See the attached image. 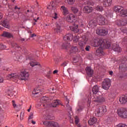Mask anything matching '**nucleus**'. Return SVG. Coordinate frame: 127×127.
Returning <instances> with one entry per match:
<instances>
[{"label":"nucleus","instance_id":"nucleus-1","mask_svg":"<svg viewBox=\"0 0 127 127\" xmlns=\"http://www.w3.org/2000/svg\"><path fill=\"white\" fill-rule=\"evenodd\" d=\"M8 77L9 79H14V80H16V79H19V80H21L23 81H26V80H28V78H29V72L27 69L24 70L23 71H21L20 76H18L16 73H12L8 75Z\"/></svg>","mask_w":127,"mask_h":127},{"label":"nucleus","instance_id":"nucleus-2","mask_svg":"<svg viewBox=\"0 0 127 127\" xmlns=\"http://www.w3.org/2000/svg\"><path fill=\"white\" fill-rule=\"evenodd\" d=\"M66 20L67 22H68L69 23H71V24H72V25L73 26H69V28L72 31H75L77 30V28H78V25H76V26H75V25H76V16H75V15L72 14L68 15L66 16Z\"/></svg>","mask_w":127,"mask_h":127},{"label":"nucleus","instance_id":"nucleus-3","mask_svg":"<svg viewBox=\"0 0 127 127\" xmlns=\"http://www.w3.org/2000/svg\"><path fill=\"white\" fill-rule=\"evenodd\" d=\"M111 46V42L108 40L104 39H100L99 41L95 42L94 44V47L100 46V47H104V48H110Z\"/></svg>","mask_w":127,"mask_h":127},{"label":"nucleus","instance_id":"nucleus-4","mask_svg":"<svg viewBox=\"0 0 127 127\" xmlns=\"http://www.w3.org/2000/svg\"><path fill=\"white\" fill-rule=\"evenodd\" d=\"M107 107L105 106H99L95 110V116L96 117H102L107 113Z\"/></svg>","mask_w":127,"mask_h":127},{"label":"nucleus","instance_id":"nucleus-5","mask_svg":"<svg viewBox=\"0 0 127 127\" xmlns=\"http://www.w3.org/2000/svg\"><path fill=\"white\" fill-rule=\"evenodd\" d=\"M118 116L122 119H127V109L125 108H121L117 110Z\"/></svg>","mask_w":127,"mask_h":127},{"label":"nucleus","instance_id":"nucleus-6","mask_svg":"<svg viewBox=\"0 0 127 127\" xmlns=\"http://www.w3.org/2000/svg\"><path fill=\"white\" fill-rule=\"evenodd\" d=\"M111 86V80L109 78H106L103 82L102 88L104 90H109Z\"/></svg>","mask_w":127,"mask_h":127},{"label":"nucleus","instance_id":"nucleus-7","mask_svg":"<svg viewBox=\"0 0 127 127\" xmlns=\"http://www.w3.org/2000/svg\"><path fill=\"white\" fill-rule=\"evenodd\" d=\"M63 24V22H57L56 23V28L54 29L55 33L58 34L62 32V29H61V25Z\"/></svg>","mask_w":127,"mask_h":127},{"label":"nucleus","instance_id":"nucleus-8","mask_svg":"<svg viewBox=\"0 0 127 127\" xmlns=\"http://www.w3.org/2000/svg\"><path fill=\"white\" fill-rule=\"evenodd\" d=\"M105 97L103 96V94L101 93L99 94H97L96 97L95 98L94 100V102L95 103H98L99 104H101L102 103H104L105 102Z\"/></svg>","mask_w":127,"mask_h":127},{"label":"nucleus","instance_id":"nucleus-9","mask_svg":"<svg viewBox=\"0 0 127 127\" xmlns=\"http://www.w3.org/2000/svg\"><path fill=\"white\" fill-rule=\"evenodd\" d=\"M43 125L46 126V127H57L59 126V124L57 122H52V121H45L43 122Z\"/></svg>","mask_w":127,"mask_h":127},{"label":"nucleus","instance_id":"nucleus-10","mask_svg":"<svg viewBox=\"0 0 127 127\" xmlns=\"http://www.w3.org/2000/svg\"><path fill=\"white\" fill-rule=\"evenodd\" d=\"M96 33L98 35H100V36H106L108 34V31L104 29H97Z\"/></svg>","mask_w":127,"mask_h":127},{"label":"nucleus","instance_id":"nucleus-11","mask_svg":"<svg viewBox=\"0 0 127 127\" xmlns=\"http://www.w3.org/2000/svg\"><path fill=\"white\" fill-rule=\"evenodd\" d=\"M98 19L100 25H105L108 23V21L101 15H99Z\"/></svg>","mask_w":127,"mask_h":127},{"label":"nucleus","instance_id":"nucleus-12","mask_svg":"<svg viewBox=\"0 0 127 127\" xmlns=\"http://www.w3.org/2000/svg\"><path fill=\"white\" fill-rule=\"evenodd\" d=\"M85 72L88 77H92L94 74V70L90 66H87L85 68Z\"/></svg>","mask_w":127,"mask_h":127},{"label":"nucleus","instance_id":"nucleus-13","mask_svg":"<svg viewBox=\"0 0 127 127\" xmlns=\"http://www.w3.org/2000/svg\"><path fill=\"white\" fill-rule=\"evenodd\" d=\"M1 36L6 38H13V35L12 33L6 31L3 32Z\"/></svg>","mask_w":127,"mask_h":127},{"label":"nucleus","instance_id":"nucleus-14","mask_svg":"<svg viewBox=\"0 0 127 127\" xmlns=\"http://www.w3.org/2000/svg\"><path fill=\"white\" fill-rule=\"evenodd\" d=\"M92 92L94 95H100L102 92L99 91V86L96 85L92 87Z\"/></svg>","mask_w":127,"mask_h":127},{"label":"nucleus","instance_id":"nucleus-15","mask_svg":"<svg viewBox=\"0 0 127 127\" xmlns=\"http://www.w3.org/2000/svg\"><path fill=\"white\" fill-rule=\"evenodd\" d=\"M73 39V35L71 33L66 34L64 37V41H71Z\"/></svg>","mask_w":127,"mask_h":127},{"label":"nucleus","instance_id":"nucleus-16","mask_svg":"<svg viewBox=\"0 0 127 127\" xmlns=\"http://www.w3.org/2000/svg\"><path fill=\"white\" fill-rule=\"evenodd\" d=\"M119 70L121 72H126L127 70V64L123 63L121 64L119 66Z\"/></svg>","mask_w":127,"mask_h":127},{"label":"nucleus","instance_id":"nucleus-17","mask_svg":"<svg viewBox=\"0 0 127 127\" xmlns=\"http://www.w3.org/2000/svg\"><path fill=\"white\" fill-rule=\"evenodd\" d=\"M93 10V7L90 6H85L83 9V11L84 13H90Z\"/></svg>","mask_w":127,"mask_h":127},{"label":"nucleus","instance_id":"nucleus-18","mask_svg":"<svg viewBox=\"0 0 127 127\" xmlns=\"http://www.w3.org/2000/svg\"><path fill=\"white\" fill-rule=\"evenodd\" d=\"M109 48H104V47H102L98 48V49L96 50V55H97V56L102 55V54L104 52L103 49H108Z\"/></svg>","mask_w":127,"mask_h":127},{"label":"nucleus","instance_id":"nucleus-19","mask_svg":"<svg viewBox=\"0 0 127 127\" xmlns=\"http://www.w3.org/2000/svg\"><path fill=\"white\" fill-rule=\"evenodd\" d=\"M112 50L116 52H121V48L120 46L117 44H113L112 46Z\"/></svg>","mask_w":127,"mask_h":127},{"label":"nucleus","instance_id":"nucleus-20","mask_svg":"<svg viewBox=\"0 0 127 127\" xmlns=\"http://www.w3.org/2000/svg\"><path fill=\"white\" fill-rule=\"evenodd\" d=\"M88 25L90 28H94V27H95L96 26H97V20H90L89 21Z\"/></svg>","mask_w":127,"mask_h":127},{"label":"nucleus","instance_id":"nucleus-21","mask_svg":"<svg viewBox=\"0 0 127 127\" xmlns=\"http://www.w3.org/2000/svg\"><path fill=\"white\" fill-rule=\"evenodd\" d=\"M113 3V0H107L103 1V6L104 7H108L111 6Z\"/></svg>","mask_w":127,"mask_h":127},{"label":"nucleus","instance_id":"nucleus-22","mask_svg":"<svg viewBox=\"0 0 127 127\" xmlns=\"http://www.w3.org/2000/svg\"><path fill=\"white\" fill-rule=\"evenodd\" d=\"M119 102L121 104H126V103H127V95H123L122 97H120L119 98Z\"/></svg>","mask_w":127,"mask_h":127},{"label":"nucleus","instance_id":"nucleus-23","mask_svg":"<svg viewBox=\"0 0 127 127\" xmlns=\"http://www.w3.org/2000/svg\"><path fill=\"white\" fill-rule=\"evenodd\" d=\"M95 123H97V118H96V117L90 118V119L88 121V124L90 126H93V125H94Z\"/></svg>","mask_w":127,"mask_h":127},{"label":"nucleus","instance_id":"nucleus-24","mask_svg":"<svg viewBox=\"0 0 127 127\" xmlns=\"http://www.w3.org/2000/svg\"><path fill=\"white\" fill-rule=\"evenodd\" d=\"M60 105V103L58 101V100H54L52 103V107L53 108H56L58 106Z\"/></svg>","mask_w":127,"mask_h":127},{"label":"nucleus","instance_id":"nucleus-25","mask_svg":"<svg viewBox=\"0 0 127 127\" xmlns=\"http://www.w3.org/2000/svg\"><path fill=\"white\" fill-rule=\"evenodd\" d=\"M114 10L118 13L120 12V11L122 12L123 11V9L122 8V7L121 6H115L114 8Z\"/></svg>","mask_w":127,"mask_h":127},{"label":"nucleus","instance_id":"nucleus-26","mask_svg":"<svg viewBox=\"0 0 127 127\" xmlns=\"http://www.w3.org/2000/svg\"><path fill=\"white\" fill-rule=\"evenodd\" d=\"M30 64L32 67H34V66H38V68H41V65H40V64H39V63L32 62L30 63Z\"/></svg>","mask_w":127,"mask_h":127},{"label":"nucleus","instance_id":"nucleus-27","mask_svg":"<svg viewBox=\"0 0 127 127\" xmlns=\"http://www.w3.org/2000/svg\"><path fill=\"white\" fill-rule=\"evenodd\" d=\"M87 40L85 39L83 40V42L81 41L79 43V45L80 47H81V49H83V48H84V45L86 44V43H87Z\"/></svg>","mask_w":127,"mask_h":127},{"label":"nucleus","instance_id":"nucleus-28","mask_svg":"<svg viewBox=\"0 0 127 127\" xmlns=\"http://www.w3.org/2000/svg\"><path fill=\"white\" fill-rule=\"evenodd\" d=\"M61 9L63 10L64 11V15H66V14H68V9L66 8L65 6L63 5L61 6Z\"/></svg>","mask_w":127,"mask_h":127},{"label":"nucleus","instance_id":"nucleus-29","mask_svg":"<svg viewBox=\"0 0 127 127\" xmlns=\"http://www.w3.org/2000/svg\"><path fill=\"white\" fill-rule=\"evenodd\" d=\"M127 19H123L120 21L121 25L122 26H125L127 25Z\"/></svg>","mask_w":127,"mask_h":127},{"label":"nucleus","instance_id":"nucleus-30","mask_svg":"<svg viewBox=\"0 0 127 127\" xmlns=\"http://www.w3.org/2000/svg\"><path fill=\"white\" fill-rule=\"evenodd\" d=\"M12 106L14 108V109H16L17 108H18L19 107V109H21V106L20 105H17L16 104H15V101L14 100L12 101Z\"/></svg>","mask_w":127,"mask_h":127},{"label":"nucleus","instance_id":"nucleus-31","mask_svg":"<svg viewBox=\"0 0 127 127\" xmlns=\"http://www.w3.org/2000/svg\"><path fill=\"white\" fill-rule=\"evenodd\" d=\"M71 10L73 12V13H77L79 11V9L76 7H71Z\"/></svg>","mask_w":127,"mask_h":127},{"label":"nucleus","instance_id":"nucleus-32","mask_svg":"<svg viewBox=\"0 0 127 127\" xmlns=\"http://www.w3.org/2000/svg\"><path fill=\"white\" fill-rule=\"evenodd\" d=\"M41 90L40 89H34V91L32 92L33 95H37V94H39L40 93Z\"/></svg>","mask_w":127,"mask_h":127},{"label":"nucleus","instance_id":"nucleus-33","mask_svg":"<svg viewBox=\"0 0 127 127\" xmlns=\"http://www.w3.org/2000/svg\"><path fill=\"white\" fill-rule=\"evenodd\" d=\"M11 46L13 48H20V47L16 43H11Z\"/></svg>","mask_w":127,"mask_h":127},{"label":"nucleus","instance_id":"nucleus-34","mask_svg":"<svg viewBox=\"0 0 127 127\" xmlns=\"http://www.w3.org/2000/svg\"><path fill=\"white\" fill-rule=\"evenodd\" d=\"M96 9V10H98V11H103V10H104V8L103 7V6L97 5Z\"/></svg>","mask_w":127,"mask_h":127},{"label":"nucleus","instance_id":"nucleus-35","mask_svg":"<svg viewBox=\"0 0 127 127\" xmlns=\"http://www.w3.org/2000/svg\"><path fill=\"white\" fill-rule=\"evenodd\" d=\"M2 25L6 28H9V26L8 25V24L6 22V21L5 20H4L3 21Z\"/></svg>","mask_w":127,"mask_h":127},{"label":"nucleus","instance_id":"nucleus-36","mask_svg":"<svg viewBox=\"0 0 127 127\" xmlns=\"http://www.w3.org/2000/svg\"><path fill=\"white\" fill-rule=\"evenodd\" d=\"M33 118V113L31 112L30 114V116L28 118V122L29 123H30L31 122V120Z\"/></svg>","mask_w":127,"mask_h":127},{"label":"nucleus","instance_id":"nucleus-37","mask_svg":"<svg viewBox=\"0 0 127 127\" xmlns=\"http://www.w3.org/2000/svg\"><path fill=\"white\" fill-rule=\"evenodd\" d=\"M78 47L76 46L71 47V51H73V52H78Z\"/></svg>","mask_w":127,"mask_h":127},{"label":"nucleus","instance_id":"nucleus-38","mask_svg":"<svg viewBox=\"0 0 127 127\" xmlns=\"http://www.w3.org/2000/svg\"><path fill=\"white\" fill-rule=\"evenodd\" d=\"M50 5L52 6V9H55L56 7V4L55 3V2L53 1V2H51Z\"/></svg>","mask_w":127,"mask_h":127},{"label":"nucleus","instance_id":"nucleus-39","mask_svg":"<svg viewBox=\"0 0 127 127\" xmlns=\"http://www.w3.org/2000/svg\"><path fill=\"white\" fill-rule=\"evenodd\" d=\"M121 13H122L123 16H127V10H123Z\"/></svg>","mask_w":127,"mask_h":127},{"label":"nucleus","instance_id":"nucleus-40","mask_svg":"<svg viewBox=\"0 0 127 127\" xmlns=\"http://www.w3.org/2000/svg\"><path fill=\"white\" fill-rule=\"evenodd\" d=\"M68 4H74L75 0H66Z\"/></svg>","mask_w":127,"mask_h":127},{"label":"nucleus","instance_id":"nucleus-41","mask_svg":"<svg viewBox=\"0 0 127 127\" xmlns=\"http://www.w3.org/2000/svg\"><path fill=\"white\" fill-rule=\"evenodd\" d=\"M79 122H80L79 120V118H78V116H76L75 118V123L76 125L79 124Z\"/></svg>","mask_w":127,"mask_h":127},{"label":"nucleus","instance_id":"nucleus-42","mask_svg":"<svg viewBox=\"0 0 127 127\" xmlns=\"http://www.w3.org/2000/svg\"><path fill=\"white\" fill-rule=\"evenodd\" d=\"M112 117H108L107 119V123H108V124H111V123H112Z\"/></svg>","mask_w":127,"mask_h":127},{"label":"nucleus","instance_id":"nucleus-43","mask_svg":"<svg viewBox=\"0 0 127 127\" xmlns=\"http://www.w3.org/2000/svg\"><path fill=\"white\" fill-rule=\"evenodd\" d=\"M55 90H56V89L54 88V87H53L52 88H50L49 89V92H51L52 93H55L56 91H54Z\"/></svg>","mask_w":127,"mask_h":127},{"label":"nucleus","instance_id":"nucleus-44","mask_svg":"<svg viewBox=\"0 0 127 127\" xmlns=\"http://www.w3.org/2000/svg\"><path fill=\"white\" fill-rule=\"evenodd\" d=\"M12 15H14V19H17L19 17V15L18 14H15V15H14V14H12Z\"/></svg>","mask_w":127,"mask_h":127},{"label":"nucleus","instance_id":"nucleus-45","mask_svg":"<svg viewBox=\"0 0 127 127\" xmlns=\"http://www.w3.org/2000/svg\"><path fill=\"white\" fill-rule=\"evenodd\" d=\"M117 127H127V125L125 124H120L117 126Z\"/></svg>","mask_w":127,"mask_h":127},{"label":"nucleus","instance_id":"nucleus-46","mask_svg":"<svg viewBox=\"0 0 127 127\" xmlns=\"http://www.w3.org/2000/svg\"><path fill=\"white\" fill-rule=\"evenodd\" d=\"M5 48V46H4L2 44H0V50H3V49H4Z\"/></svg>","mask_w":127,"mask_h":127},{"label":"nucleus","instance_id":"nucleus-47","mask_svg":"<svg viewBox=\"0 0 127 127\" xmlns=\"http://www.w3.org/2000/svg\"><path fill=\"white\" fill-rule=\"evenodd\" d=\"M90 48H91L90 46H86L85 48L86 51H90Z\"/></svg>","mask_w":127,"mask_h":127},{"label":"nucleus","instance_id":"nucleus-48","mask_svg":"<svg viewBox=\"0 0 127 127\" xmlns=\"http://www.w3.org/2000/svg\"><path fill=\"white\" fill-rule=\"evenodd\" d=\"M19 58H20L19 56L14 57V59L15 61H19Z\"/></svg>","mask_w":127,"mask_h":127},{"label":"nucleus","instance_id":"nucleus-49","mask_svg":"<svg viewBox=\"0 0 127 127\" xmlns=\"http://www.w3.org/2000/svg\"><path fill=\"white\" fill-rule=\"evenodd\" d=\"M20 120H23V113L22 112H21L20 115Z\"/></svg>","mask_w":127,"mask_h":127},{"label":"nucleus","instance_id":"nucleus-50","mask_svg":"<svg viewBox=\"0 0 127 127\" xmlns=\"http://www.w3.org/2000/svg\"><path fill=\"white\" fill-rule=\"evenodd\" d=\"M56 64H58V63H59V59H55L54 60Z\"/></svg>","mask_w":127,"mask_h":127},{"label":"nucleus","instance_id":"nucleus-51","mask_svg":"<svg viewBox=\"0 0 127 127\" xmlns=\"http://www.w3.org/2000/svg\"><path fill=\"white\" fill-rule=\"evenodd\" d=\"M66 107H67V109L69 110V111H72V108H71V107H70L68 104L66 105Z\"/></svg>","mask_w":127,"mask_h":127},{"label":"nucleus","instance_id":"nucleus-52","mask_svg":"<svg viewBox=\"0 0 127 127\" xmlns=\"http://www.w3.org/2000/svg\"><path fill=\"white\" fill-rule=\"evenodd\" d=\"M66 107H67V109L69 110V111H72V108H71V107H70L68 104L66 105Z\"/></svg>","mask_w":127,"mask_h":127},{"label":"nucleus","instance_id":"nucleus-53","mask_svg":"<svg viewBox=\"0 0 127 127\" xmlns=\"http://www.w3.org/2000/svg\"><path fill=\"white\" fill-rule=\"evenodd\" d=\"M66 65H67V63L65 62L61 64V66H63V67H65Z\"/></svg>","mask_w":127,"mask_h":127},{"label":"nucleus","instance_id":"nucleus-54","mask_svg":"<svg viewBox=\"0 0 127 127\" xmlns=\"http://www.w3.org/2000/svg\"><path fill=\"white\" fill-rule=\"evenodd\" d=\"M46 77H47L48 78V79H50V78H51L50 71H49V72L48 73V74L46 75Z\"/></svg>","mask_w":127,"mask_h":127},{"label":"nucleus","instance_id":"nucleus-55","mask_svg":"<svg viewBox=\"0 0 127 127\" xmlns=\"http://www.w3.org/2000/svg\"><path fill=\"white\" fill-rule=\"evenodd\" d=\"M58 17H57V13L55 12V16L53 17V18H54V19H57V18Z\"/></svg>","mask_w":127,"mask_h":127},{"label":"nucleus","instance_id":"nucleus-56","mask_svg":"<svg viewBox=\"0 0 127 127\" xmlns=\"http://www.w3.org/2000/svg\"><path fill=\"white\" fill-rule=\"evenodd\" d=\"M122 31L124 32V33H127V30L126 29H122Z\"/></svg>","mask_w":127,"mask_h":127},{"label":"nucleus","instance_id":"nucleus-57","mask_svg":"<svg viewBox=\"0 0 127 127\" xmlns=\"http://www.w3.org/2000/svg\"><path fill=\"white\" fill-rule=\"evenodd\" d=\"M35 36H36V34L34 33V34H31L30 37L32 38L33 37H35Z\"/></svg>","mask_w":127,"mask_h":127},{"label":"nucleus","instance_id":"nucleus-58","mask_svg":"<svg viewBox=\"0 0 127 127\" xmlns=\"http://www.w3.org/2000/svg\"><path fill=\"white\" fill-rule=\"evenodd\" d=\"M83 110V108L79 107V109H77V112H81Z\"/></svg>","mask_w":127,"mask_h":127},{"label":"nucleus","instance_id":"nucleus-59","mask_svg":"<svg viewBox=\"0 0 127 127\" xmlns=\"http://www.w3.org/2000/svg\"><path fill=\"white\" fill-rule=\"evenodd\" d=\"M3 82V78L0 76V83H2Z\"/></svg>","mask_w":127,"mask_h":127},{"label":"nucleus","instance_id":"nucleus-60","mask_svg":"<svg viewBox=\"0 0 127 127\" xmlns=\"http://www.w3.org/2000/svg\"><path fill=\"white\" fill-rule=\"evenodd\" d=\"M73 61H74L75 63H76L79 61V60H76V59L75 58H73Z\"/></svg>","mask_w":127,"mask_h":127},{"label":"nucleus","instance_id":"nucleus-61","mask_svg":"<svg viewBox=\"0 0 127 127\" xmlns=\"http://www.w3.org/2000/svg\"><path fill=\"white\" fill-rule=\"evenodd\" d=\"M31 121V123H32V124H33V125H35V124H36V123L35 122V121H33V120H30Z\"/></svg>","mask_w":127,"mask_h":127},{"label":"nucleus","instance_id":"nucleus-62","mask_svg":"<svg viewBox=\"0 0 127 127\" xmlns=\"http://www.w3.org/2000/svg\"><path fill=\"white\" fill-rule=\"evenodd\" d=\"M2 18V13L1 12H0V20Z\"/></svg>","mask_w":127,"mask_h":127},{"label":"nucleus","instance_id":"nucleus-63","mask_svg":"<svg viewBox=\"0 0 127 127\" xmlns=\"http://www.w3.org/2000/svg\"><path fill=\"white\" fill-rule=\"evenodd\" d=\"M57 73H58V70H55L53 71V74H56Z\"/></svg>","mask_w":127,"mask_h":127},{"label":"nucleus","instance_id":"nucleus-64","mask_svg":"<svg viewBox=\"0 0 127 127\" xmlns=\"http://www.w3.org/2000/svg\"><path fill=\"white\" fill-rule=\"evenodd\" d=\"M113 74H114V72H113V71H109V74L113 75Z\"/></svg>","mask_w":127,"mask_h":127}]
</instances>
